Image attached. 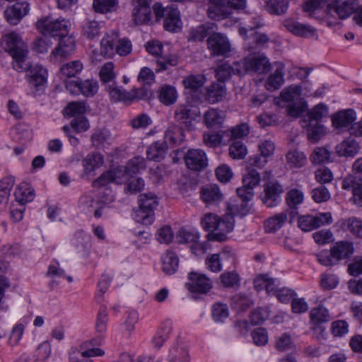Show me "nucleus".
<instances>
[{"mask_svg": "<svg viewBox=\"0 0 362 362\" xmlns=\"http://www.w3.org/2000/svg\"><path fill=\"white\" fill-rule=\"evenodd\" d=\"M0 44L1 47L11 56L12 66L16 71L23 72L29 67L28 46L18 34L12 32L3 35Z\"/></svg>", "mask_w": 362, "mask_h": 362, "instance_id": "1", "label": "nucleus"}, {"mask_svg": "<svg viewBox=\"0 0 362 362\" xmlns=\"http://www.w3.org/2000/svg\"><path fill=\"white\" fill-rule=\"evenodd\" d=\"M201 223L205 230L210 231L207 238L211 241L223 242L234 228L233 216L227 213L221 217L213 213H206L202 218Z\"/></svg>", "mask_w": 362, "mask_h": 362, "instance_id": "2", "label": "nucleus"}, {"mask_svg": "<svg viewBox=\"0 0 362 362\" xmlns=\"http://www.w3.org/2000/svg\"><path fill=\"white\" fill-rule=\"evenodd\" d=\"M35 26L42 35L60 37L68 35L71 23L65 18H54L52 16H45L37 21Z\"/></svg>", "mask_w": 362, "mask_h": 362, "instance_id": "3", "label": "nucleus"}, {"mask_svg": "<svg viewBox=\"0 0 362 362\" xmlns=\"http://www.w3.org/2000/svg\"><path fill=\"white\" fill-rule=\"evenodd\" d=\"M139 209L134 211V219L144 225H151L154 221V209L158 206V197L152 192L143 193L138 197Z\"/></svg>", "mask_w": 362, "mask_h": 362, "instance_id": "4", "label": "nucleus"}, {"mask_svg": "<svg viewBox=\"0 0 362 362\" xmlns=\"http://www.w3.org/2000/svg\"><path fill=\"white\" fill-rule=\"evenodd\" d=\"M66 89L74 95L93 97L98 91V82L95 79H68L64 81Z\"/></svg>", "mask_w": 362, "mask_h": 362, "instance_id": "5", "label": "nucleus"}, {"mask_svg": "<svg viewBox=\"0 0 362 362\" xmlns=\"http://www.w3.org/2000/svg\"><path fill=\"white\" fill-rule=\"evenodd\" d=\"M146 51L154 56L158 57L156 63L158 68L156 72L168 69L171 66H175L178 64L177 57L175 55L162 56L163 45L159 41L148 42L146 45Z\"/></svg>", "mask_w": 362, "mask_h": 362, "instance_id": "6", "label": "nucleus"}, {"mask_svg": "<svg viewBox=\"0 0 362 362\" xmlns=\"http://www.w3.org/2000/svg\"><path fill=\"white\" fill-rule=\"evenodd\" d=\"M176 238L179 243L190 244L191 251L195 255H202L206 251L205 243L200 240L198 232L181 228L177 233Z\"/></svg>", "mask_w": 362, "mask_h": 362, "instance_id": "7", "label": "nucleus"}, {"mask_svg": "<svg viewBox=\"0 0 362 362\" xmlns=\"http://www.w3.org/2000/svg\"><path fill=\"white\" fill-rule=\"evenodd\" d=\"M153 0H133L132 17L137 25L148 24L152 19Z\"/></svg>", "mask_w": 362, "mask_h": 362, "instance_id": "8", "label": "nucleus"}, {"mask_svg": "<svg viewBox=\"0 0 362 362\" xmlns=\"http://www.w3.org/2000/svg\"><path fill=\"white\" fill-rule=\"evenodd\" d=\"M207 47L213 56L228 57L231 51L228 37L215 30L207 39Z\"/></svg>", "mask_w": 362, "mask_h": 362, "instance_id": "9", "label": "nucleus"}, {"mask_svg": "<svg viewBox=\"0 0 362 362\" xmlns=\"http://www.w3.org/2000/svg\"><path fill=\"white\" fill-rule=\"evenodd\" d=\"M129 176L123 166H119L106 172H104L97 180L93 182V186L101 187L113 182L121 185L128 180Z\"/></svg>", "mask_w": 362, "mask_h": 362, "instance_id": "10", "label": "nucleus"}, {"mask_svg": "<svg viewBox=\"0 0 362 362\" xmlns=\"http://www.w3.org/2000/svg\"><path fill=\"white\" fill-rule=\"evenodd\" d=\"M356 119V112L353 109L339 110L331 117L332 127L338 131L337 133L352 129V125Z\"/></svg>", "mask_w": 362, "mask_h": 362, "instance_id": "11", "label": "nucleus"}, {"mask_svg": "<svg viewBox=\"0 0 362 362\" xmlns=\"http://www.w3.org/2000/svg\"><path fill=\"white\" fill-rule=\"evenodd\" d=\"M332 222L330 213H322L316 216L305 215L299 217L298 226L304 231H310L325 224Z\"/></svg>", "mask_w": 362, "mask_h": 362, "instance_id": "12", "label": "nucleus"}, {"mask_svg": "<svg viewBox=\"0 0 362 362\" xmlns=\"http://www.w3.org/2000/svg\"><path fill=\"white\" fill-rule=\"evenodd\" d=\"M186 287L193 293H206L212 288V282L205 274L192 272L188 275Z\"/></svg>", "mask_w": 362, "mask_h": 362, "instance_id": "13", "label": "nucleus"}, {"mask_svg": "<svg viewBox=\"0 0 362 362\" xmlns=\"http://www.w3.org/2000/svg\"><path fill=\"white\" fill-rule=\"evenodd\" d=\"M199 108L192 105H179L175 112L177 121L182 123L188 129H192L193 122L200 118Z\"/></svg>", "mask_w": 362, "mask_h": 362, "instance_id": "14", "label": "nucleus"}, {"mask_svg": "<svg viewBox=\"0 0 362 362\" xmlns=\"http://www.w3.org/2000/svg\"><path fill=\"white\" fill-rule=\"evenodd\" d=\"M244 66L243 74L249 71L264 74L270 70V63L267 57L263 54H258L240 62Z\"/></svg>", "mask_w": 362, "mask_h": 362, "instance_id": "15", "label": "nucleus"}, {"mask_svg": "<svg viewBox=\"0 0 362 362\" xmlns=\"http://www.w3.org/2000/svg\"><path fill=\"white\" fill-rule=\"evenodd\" d=\"M283 188L276 181H270L264 184L262 195V203L267 207H273L281 202Z\"/></svg>", "mask_w": 362, "mask_h": 362, "instance_id": "16", "label": "nucleus"}, {"mask_svg": "<svg viewBox=\"0 0 362 362\" xmlns=\"http://www.w3.org/2000/svg\"><path fill=\"white\" fill-rule=\"evenodd\" d=\"M233 11L227 6L225 0H209L207 16L215 21H221L230 18Z\"/></svg>", "mask_w": 362, "mask_h": 362, "instance_id": "17", "label": "nucleus"}, {"mask_svg": "<svg viewBox=\"0 0 362 362\" xmlns=\"http://www.w3.org/2000/svg\"><path fill=\"white\" fill-rule=\"evenodd\" d=\"M29 4L23 1L16 2L13 6L8 7L4 11V16L8 23L16 25L29 13Z\"/></svg>", "mask_w": 362, "mask_h": 362, "instance_id": "18", "label": "nucleus"}, {"mask_svg": "<svg viewBox=\"0 0 362 362\" xmlns=\"http://www.w3.org/2000/svg\"><path fill=\"white\" fill-rule=\"evenodd\" d=\"M187 167L194 171H200L207 166L208 159L204 151L200 149H190L185 156Z\"/></svg>", "mask_w": 362, "mask_h": 362, "instance_id": "19", "label": "nucleus"}, {"mask_svg": "<svg viewBox=\"0 0 362 362\" xmlns=\"http://www.w3.org/2000/svg\"><path fill=\"white\" fill-rule=\"evenodd\" d=\"M244 66L240 62H236L230 65L228 63H223L216 69V77L218 81L223 83L228 80L233 75H243Z\"/></svg>", "mask_w": 362, "mask_h": 362, "instance_id": "20", "label": "nucleus"}, {"mask_svg": "<svg viewBox=\"0 0 362 362\" xmlns=\"http://www.w3.org/2000/svg\"><path fill=\"white\" fill-rule=\"evenodd\" d=\"M359 142L354 137H346L335 147L336 153L340 157L353 158L360 151Z\"/></svg>", "mask_w": 362, "mask_h": 362, "instance_id": "21", "label": "nucleus"}, {"mask_svg": "<svg viewBox=\"0 0 362 362\" xmlns=\"http://www.w3.org/2000/svg\"><path fill=\"white\" fill-rule=\"evenodd\" d=\"M202 200L206 206H216L223 199V194L216 185H208L202 187Z\"/></svg>", "mask_w": 362, "mask_h": 362, "instance_id": "22", "label": "nucleus"}, {"mask_svg": "<svg viewBox=\"0 0 362 362\" xmlns=\"http://www.w3.org/2000/svg\"><path fill=\"white\" fill-rule=\"evenodd\" d=\"M78 207L86 214H92L98 218L103 215V206L89 195H83L79 199Z\"/></svg>", "mask_w": 362, "mask_h": 362, "instance_id": "23", "label": "nucleus"}, {"mask_svg": "<svg viewBox=\"0 0 362 362\" xmlns=\"http://www.w3.org/2000/svg\"><path fill=\"white\" fill-rule=\"evenodd\" d=\"M227 95V89L225 83L214 82L206 88L205 99L211 104H215L222 101Z\"/></svg>", "mask_w": 362, "mask_h": 362, "instance_id": "24", "label": "nucleus"}, {"mask_svg": "<svg viewBox=\"0 0 362 362\" xmlns=\"http://www.w3.org/2000/svg\"><path fill=\"white\" fill-rule=\"evenodd\" d=\"M358 0H345L337 2L330 6V11L334 12L340 19H346L354 13Z\"/></svg>", "mask_w": 362, "mask_h": 362, "instance_id": "25", "label": "nucleus"}, {"mask_svg": "<svg viewBox=\"0 0 362 362\" xmlns=\"http://www.w3.org/2000/svg\"><path fill=\"white\" fill-rule=\"evenodd\" d=\"M284 25L288 31L297 36L308 37L315 34V29L313 27L297 21H286Z\"/></svg>", "mask_w": 362, "mask_h": 362, "instance_id": "26", "label": "nucleus"}, {"mask_svg": "<svg viewBox=\"0 0 362 362\" xmlns=\"http://www.w3.org/2000/svg\"><path fill=\"white\" fill-rule=\"evenodd\" d=\"M24 71H28L30 82L35 86H42L47 81V70L41 65L32 66L29 62V67Z\"/></svg>", "mask_w": 362, "mask_h": 362, "instance_id": "27", "label": "nucleus"}, {"mask_svg": "<svg viewBox=\"0 0 362 362\" xmlns=\"http://www.w3.org/2000/svg\"><path fill=\"white\" fill-rule=\"evenodd\" d=\"M182 22L180 11L177 8L170 6L167 8L163 26L166 30L176 32L181 28Z\"/></svg>", "mask_w": 362, "mask_h": 362, "instance_id": "28", "label": "nucleus"}, {"mask_svg": "<svg viewBox=\"0 0 362 362\" xmlns=\"http://www.w3.org/2000/svg\"><path fill=\"white\" fill-rule=\"evenodd\" d=\"M216 28V25L212 23H206L196 28H192L189 33V40L202 41L206 36L211 35Z\"/></svg>", "mask_w": 362, "mask_h": 362, "instance_id": "29", "label": "nucleus"}, {"mask_svg": "<svg viewBox=\"0 0 362 362\" xmlns=\"http://www.w3.org/2000/svg\"><path fill=\"white\" fill-rule=\"evenodd\" d=\"M59 38V44L52 50V54L55 57H66L74 50L76 46L75 40L72 37L67 35Z\"/></svg>", "mask_w": 362, "mask_h": 362, "instance_id": "30", "label": "nucleus"}, {"mask_svg": "<svg viewBox=\"0 0 362 362\" xmlns=\"http://www.w3.org/2000/svg\"><path fill=\"white\" fill-rule=\"evenodd\" d=\"M179 266V258L173 251H167L162 257V269L166 274H174Z\"/></svg>", "mask_w": 362, "mask_h": 362, "instance_id": "31", "label": "nucleus"}, {"mask_svg": "<svg viewBox=\"0 0 362 362\" xmlns=\"http://www.w3.org/2000/svg\"><path fill=\"white\" fill-rule=\"evenodd\" d=\"M14 196L16 201L20 205L24 206L27 202H30L34 199V190L29 187L28 183L23 182L17 187Z\"/></svg>", "mask_w": 362, "mask_h": 362, "instance_id": "32", "label": "nucleus"}, {"mask_svg": "<svg viewBox=\"0 0 362 362\" xmlns=\"http://www.w3.org/2000/svg\"><path fill=\"white\" fill-rule=\"evenodd\" d=\"M286 160L290 168H300L307 163L305 153L296 149L289 151L286 155Z\"/></svg>", "mask_w": 362, "mask_h": 362, "instance_id": "33", "label": "nucleus"}, {"mask_svg": "<svg viewBox=\"0 0 362 362\" xmlns=\"http://www.w3.org/2000/svg\"><path fill=\"white\" fill-rule=\"evenodd\" d=\"M15 184L13 177L8 176L0 180V209L6 206L8 202L11 190Z\"/></svg>", "mask_w": 362, "mask_h": 362, "instance_id": "34", "label": "nucleus"}, {"mask_svg": "<svg viewBox=\"0 0 362 362\" xmlns=\"http://www.w3.org/2000/svg\"><path fill=\"white\" fill-rule=\"evenodd\" d=\"M106 90L108 91L110 98L114 101H122L129 103L133 100L132 93L117 87L115 83L108 85Z\"/></svg>", "mask_w": 362, "mask_h": 362, "instance_id": "35", "label": "nucleus"}, {"mask_svg": "<svg viewBox=\"0 0 362 362\" xmlns=\"http://www.w3.org/2000/svg\"><path fill=\"white\" fill-rule=\"evenodd\" d=\"M103 156L99 153L88 154L82 161L86 173H90L103 165Z\"/></svg>", "mask_w": 362, "mask_h": 362, "instance_id": "36", "label": "nucleus"}, {"mask_svg": "<svg viewBox=\"0 0 362 362\" xmlns=\"http://www.w3.org/2000/svg\"><path fill=\"white\" fill-rule=\"evenodd\" d=\"M284 83V66L279 65L274 72L269 76L267 82L266 88L270 91L279 89Z\"/></svg>", "mask_w": 362, "mask_h": 362, "instance_id": "37", "label": "nucleus"}, {"mask_svg": "<svg viewBox=\"0 0 362 362\" xmlns=\"http://www.w3.org/2000/svg\"><path fill=\"white\" fill-rule=\"evenodd\" d=\"M89 236L83 231L78 232L75 234L72 240V245L75 247L77 253L86 255L90 247Z\"/></svg>", "mask_w": 362, "mask_h": 362, "instance_id": "38", "label": "nucleus"}, {"mask_svg": "<svg viewBox=\"0 0 362 362\" xmlns=\"http://www.w3.org/2000/svg\"><path fill=\"white\" fill-rule=\"evenodd\" d=\"M102 26V23L95 20L87 19L83 24V35L88 39H94L100 34Z\"/></svg>", "mask_w": 362, "mask_h": 362, "instance_id": "39", "label": "nucleus"}, {"mask_svg": "<svg viewBox=\"0 0 362 362\" xmlns=\"http://www.w3.org/2000/svg\"><path fill=\"white\" fill-rule=\"evenodd\" d=\"M288 217L286 212H281L269 218L265 221V230L272 233L279 230L287 221Z\"/></svg>", "mask_w": 362, "mask_h": 362, "instance_id": "40", "label": "nucleus"}, {"mask_svg": "<svg viewBox=\"0 0 362 362\" xmlns=\"http://www.w3.org/2000/svg\"><path fill=\"white\" fill-rule=\"evenodd\" d=\"M331 250L332 252V257L338 262L340 259L350 256L354 252V247L351 243L340 242L333 246Z\"/></svg>", "mask_w": 362, "mask_h": 362, "instance_id": "41", "label": "nucleus"}, {"mask_svg": "<svg viewBox=\"0 0 362 362\" xmlns=\"http://www.w3.org/2000/svg\"><path fill=\"white\" fill-rule=\"evenodd\" d=\"M177 98L176 89L170 85H163L160 87L158 94L160 101L165 105L175 103Z\"/></svg>", "mask_w": 362, "mask_h": 362, "instance_id": "42", "label": "nucleus"}, {"mask_svg": "<svg viewBox=\"0 0 362 362\" xmlns=\"http://www.w3.org/2000/svg\"><path fill=\"white\" fill-rule=\"evenodd\" d=\"M204 122L208 128L218 127L223 122V117L217 110L210 108L204 115Z\"/></svg>", "mask_w": 362, "mask_h": 362, "instance_id": "43", "label": "nucleus"}, {"mask_svg": "<svg viewBox=\"0 0 362 362\" xmlns=\"http://www.w3.org/2000/svg\"><path fill=\"white\" fill-rule=\"evenodd\" d=\"M288 6L287 0H267L266 1V9L272 14L284 13L288 9Z\"/></svg>", "mask_w": 362, "mask_h": 362, "instance_id": "44", "label": "nucleus"}, {"mask_svg": "<svg viewBox=\"0 0 362 362\" xmlns=\"http://www.w3.org/2000/svg\"><path fill=\"white\" fill-rule=\"evenodd\" d=\"M310 315L311 321L315 325L327 322L330 320L329 311L322 305L312 309Z\"/></svg>", "mask_w": 362, "mask_h": 362, "instance_id": "45", "label": "nucleus"}, {"mask_svg": "<svg viewBox=\"0 0 362 362\" xmlns=\"http://www.w3.org/2000/svg\"><path fill=\"white\" fill-rule=\"evenodd\" d=\"M99 77L103 84L115 83L116 74L114 71V64L110 62L103 65L99 72Z\"/></svg>", "mask_w": 362, "mask_h": 362, "instance_id": "46", "label": "nucleus"}, {"mask_svg": "<svg viewBox=\"0 0 362 362\" xmlns=\"http://www.w3.org/2000/svg\"><path fill=\"white\" fill-rule=\"evenodd\" d=\"M107 311L105 306H100L95 322L96 332L100 335H103L107 331Z\"/></svg>", "mask_w": 362, "mask_h": 362, "instance_id": "47", "label": "nucleus"}, {"mask_svg": "<svg viewBox=\"0 0 362 362\" xmlns=\"http://www.w3.org/2000/svg\"><path fill=\"white\" fill-rule=\"evenodd\" d=\"M83 69V64L81 62L76 60L64 64L61 67V72L63 76L67 78H73L79 74Z\"/></svg>", "mask_w": 362, "mask_h": 362, "instance_id": "48", "label": "nucleus"}, {"mask_svg": "<svg viewBox=\"0 0 362 362\" xmlns=\"http://www.w3.org/2000/svg\"><path fill=\"white\" fill-rule=\"evenodd\" d=\"M260 180V175L255 169H248L247 173L243 177V183L245 187L253 192L254 187L259 184Z\"/></svg>", "mask_w": 362, "mask_h": 362, "instance_id": "49", "label": "nucleus"}, {"mask_svg": "<svg viewBox=\"0 0 362 362\" xmlns=\"http://www.w3.org/2000/svg\"><path fill=\"white\" fill-rule=\"evenodd\" d=\"M117 0H93V7L95 12L105 13L115 10Z\"/></svg>", "mask_w": 362, "mask_h": 362, "instance_id": "50", "label": "nucleus"}, {"mask_svg": "<svg viewBox=\"0 0 362 362\" xmlns=\"http://www.w3.org/2000/svg\"><path fill=\"white\" fill-rule=\"evenodd\" d=\"M129 177L135 175L142 169L145 168V160L142 157H134L131 159L124 166Z\"/></svg>", "mask_w": 362, "mask_h": 362, "instance_id": "51", "label": "nucleus"}, {"mask_svg": "<svg viewBox=\"0 0 362 362\" xmlns=\"http://www.w3.org/2000/svg\"><path fill=\"white\" fill-rule=\"evenodd\" d=\"M86 111V104L81 101H74L69 103L64 109V114L69 117L81 115Z\"/></svg>", "mask_w": 362, "mask_h": 362, "instance_id": "52", "label": "nucleus"}, {"mask_svg": "<svg viewBox=\"0 0 362 362\" xmlns=\"http://www.w3.org/2000/svg\"><path fill=\"white\" fill-rule=\"evenodd\" d=\"M301 94V88L298 86H290L281 92V98L285 102H296Z\"/></svg>", "mask_w": 362, "mask_h": 362, "instance_id": "53", "label": "nucleus"}, {"mask_svg": "<svg viewBox=\"0 0 362 362\" xmlns=\"http://www.w3.org/2000/svg\"><path fill=\"white\" fill-rule=\"evenodd\" d=\"M339 284V278L332 273H324L320 276V285L324 290L335 288Z\"/></svg>", "mask_w": 362, "mask_h": 362, "instance_id": "54", "label": "nucleus"}, {"mask_svg": "<svg viewBox=\"0 0 362 362\" xmlns=\"http://www.w3.org/2000/svg\"><path fill=\"white\" fill-rule=\"evenodd\" d=\"M275 346L279 351H286L294 349V343L291 335L284 333L276 338Z\"/></svg>", "mask_w": 362, "mask_h": 362, "instance_id": "55", "label": "nucleus"}, {"mask_svg": "<svg viewBox=\"0 0 362 362\" xmlns=\"http://www.w3.org/2000/svg\"><path fill=\"white\" fill-rule=\"evenodd\" d=\"M247 153V148L241 141H234L230 146L229 154L233 159H243Z\"/></svg>", "mask_w": 362, "mask_h": 362, "instance_id": "56", "label": "nucleus"}, {"mask_svg": "<svg viewBox=\"0 0 362 362\" xmlns=\"http://www.w3.org/2000/svg\"><path fill=\"white\" fill-rule=\"evenodd\" d=\"M205 81L204 75H190L183 80V84L186 88L196 90L201 88Z\"/></svg>", "mask_w": 362, "mask_h": 362, "instance_id": "57", "label": "nucleus"}, {"mask_svg": "<svg viewBox=\"0 0 362 362\" xmlns=\"http://www.w3.org/2000/svg\"><path fill=\"white\" fill-rule=\"evenodd\" d=\"M304 199L303 193L296 189L290 190L286 194V203L291 209H295L298 205L300 204Z\"/></svg>", "mask_w": 362, "mask_h": 362, "instance_id": "58", "label": "nucleus"}, {"mask_svg": "<svg viewBox=\"0 0 362 362\" xmlns=\"http://www.w3.org/2000/svg\"><path fill=\"white\" fill-rule=\"evenodd\" d=\"M331 153L326 148L318 147L315 149L312 155V161L320 164L326 162H331Z\"/></svg>", "mask_w": 362, "mask_h": 362, "instance_id": "59", "label": "nucleus"}, {"mask_svg": "<svg viewBox=\"0 0 362 362\" xmlns=\"http://www.w3.org/2000/svg\"><path fill=\"white\" fill-rule=\"evenodd\" d=\"M213 318L216 322H222L229 315V310L227 305L223 303H216L212 309Z\"/></svg>", "mask_w": 362, "mask_h": 362, "instance_id": "60", "label": "nucleus"}, {"mask_svg": "<svg viewBox=\"0 0 362 362\" xmlns=\"http://www.w3.org/2000/svg\"><path fill=\"white\" fill-rule=\"evenodd\" d=\"M346 226L352 235L362 238V219L351 217L346 221Z\"/></svg>", "mask_w": 362, "mask_h": 362, "instance_id": "61", "label": "nucleus"}, {"mask_svg": "<svg viewBox=\"0 0 362 362\" xmlns=\"http://www.w3.org/2000/svg\"><path fill=\"white\" fill-rule=\"evenodd\" d=\"M217 179L223 183L228 182L233 176L231 168L226 164H221L215 170Z\"/></svg>", "mask_w": 362, "mask_h": 362, "instance_id": "62", "label": "nucleus"}, {"mask_svg": "<svg viewBox=\"0 0 362 362\" xmlns=\"http://www.w3.org/2000/svg\"><path fill=\"white\" fill-rule=\"evenodd\" d=\"M51 46L52 42L47 35H42L33 42V49L37 53L47 52Z\"/></svg>", "mask_w": 362, "mask_h": 362, "instance_id": "63", "label": "nucleus"}, {"mask_svg": "<svg viewBox=\"0 0 362 362\" xmlns=\"http://www.w3.org/2000/svg\"><path fill=\"white\" fill-rule=\"evenodd\" d=\"M170 329L166 327H160L153 336L151 342L156 349H160L169 336Z\"/></svg>", "mask_w": 362, "mask_h": 362, "instance_id": "64", "label": "nucleus"}]
</instances>
